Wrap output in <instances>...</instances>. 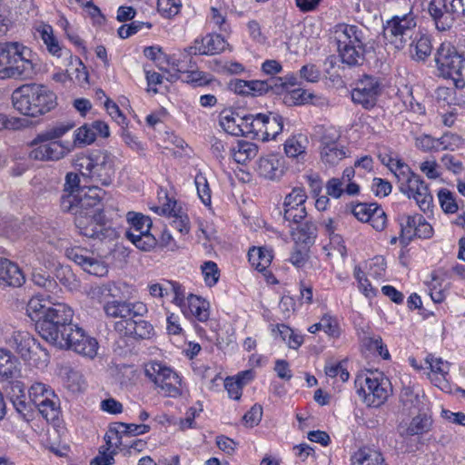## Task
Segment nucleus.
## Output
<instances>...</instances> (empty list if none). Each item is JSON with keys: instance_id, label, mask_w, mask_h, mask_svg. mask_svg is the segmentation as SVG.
Wrapping results in <instances>:
<instances>
[{"instance_id": "10", "label": "nucleus", "mask_w": 465, "mask_h": 465, "mask_svg": "<svg viewBox=\"0 0 465 465\" xmlns=\"http://www.w3.org/2000/svg\"><path fill=\"white\" fill-rule=\"evenodd\" d=\"M144 372L164 396L175 398L181 394V379L171 368L152 361L145 365Z\"/></svg>"}, {"instance_id": "4", "label": "nucleus", "mask_w": 465, "mask_h": 465, "mask_svg": "<svg viewBox=\"0 0 465 465\" xmlns=\"http://www.w3.org/2000/svg\"><path fill=\"white\" fill-rule=\"evenodd\" d=\"M73 165L81 175L99 187L112 183L114 173V156L106 151H95L91 153H78Z\"/></svg>"}, {"instance_id": "8", "label": "nucleus", "mask_w": 465, "mask_h": 465, "mask_svg": "<svg viewBox=\"0 0 465 465\" xmlns=\"http://www.w3.org/2000/svg\"><path fill=\"white\" fill-rule=\"evenodd\" d=\"M416 26L417 15L413 13L412 6H410L407 13L396 15L386 22L383 37L395 49L401 50L412 38Z\"/></svg>"}, {"instance_id": "23", "label": "nucleus", "mask_w": 465, "mask_h": 465, "mask_svg": "<svg viewBox=\"0 0 465 465\" xmlns=\"http://www.w3.org/2000/svg\"><path fill=\"white\" fill-rule=\"evenodd\" d=\"M432 425L431 416L423 412L417 414L410 421H401L397 430L401 437L422 436L431 430Z\"/></svg>"}, {"instance_id": "43", "label": "nucleus", "mask_w": 465, "mask_h": 465, "mask_svg": "<svg viewBox=\"0 0 465 465\" xmlns=\"http://www.w3.org/2000/svg\"><path fill=\"white\" fill-rule=\"evenodd\" d=\"M44 44L50 54L56 56L62 55V49L58 41L54 36L53 27L49 25H42L37 28Z\"/></svg>"}, {"instance_id": "18", "label": "nucleus", "mask_w": 465, "mask_h": 465, "mask_svg": "<svg viewBox=\"0 0 465 465\" xmlns=\"http://www.w3.org/2000/svg\"><path fill=\"white\" fill-rule=\"evenodd\" d=\"M66 257L83 268L86 272L104 276L107 273V268L104 263L95 258L89 250L75 246L65 251Z\"/></svg>"}, {"instance_id": "27", "label": "nucleus", "mask_w": 465, "mask_h": 465, "mask_svg": "<svg viewBox=\"0 0 465 465\" xmlns=\"http://www.w3.org/2000/svg\"><path fill=\"white\" fill-rule=\"evenodd\" d=\"M460 142V137L453 134H445L440 139H434L430 135L422 134L416 138V146L424 151H439L441 149H448L451 143L458 144Z\"/></svg>"}, {"instance_id": "15", "label": "nucleus", "mask_w": 465, "mask_h": 465, "mask_svg": "<svg viewBox=\"0 0 465 465\" xmlns=\"http://www.w3.org/2000/svg\"><path fill=\"white\" fill-rule=\"evenodd\" d=\"M336 130H326L320 141V156L325 165L334 166L347 157L348 150L339 143Z\"/></svg>"}, {"instance_id": "12", "label": "nucleus", "mask_w": 465, "mask_h": 465, "mask_svg": "<svg viewBox=\"0 0 465 465\" xmlns=\"http://www.w3.org/2000/svg\"><path fill=\"white\" fill-rule=\"evenodd\" d=\"M11 55V79H33L39 66L32 51L18 42H13Z\"/></svg>"}, {"instance_id": "26", "label": "nucleus", "mask_w": 465, "mask_h": 465, "mask_svg": "<svg viewBox=\"0 0 465 465\" xmlns=\"http://www.w3.org/2000/svg\"><path fill=\"white\" fill-rule=\"evenodd\" d=\"M25 282V277L17 264L8 259H0V285L20 287Z\"/></svg>"}, {"instance_id": "19", "label": "nucleus", "mask_w": 465, "mask_h": 465, "mask_svg": "<svg viewBox=\"0 0 465 465\" xmlns=\"http://www.w3.org/2000/svg\"><path fill=\"white\" fill-rule=\"evenodd\" d=\"M65 340L66 344L64 348L71 349L76 353L90 359H94L97 354L98 341L95 338L85 334L84 331L79 326L73 332H70V337Z\"/></svg>"}, {"instance_id": "48", "label": "nucleus", "mask_w": 465, "mask_h": 465, "mask_svg": "<svg viewBox=\"0 0 465 465\" xmlns=\"http://www.w3.org/2000/svg\"><path fill=\"white\" fill-rule=\"evenodd\" d=\"M131 227L126 232L142 233L148 232L152 227V220L148 216L140 213H129L127 214Z\"/></svg>"}, {"instance_id": "13", "label": "nucleus", "mask_w": 465, "mask_h": 465, "mask_svg": "<svg viewBox=\"0 0 465 465\" xmlns=\"http://www.w3.org/2000/svg\"><path fill=\"white\" fill-rule=\"evenodd\" d=\"M436 64L444 77L462 75L465 58L450 43H442L435 54Z\"/></svg>"}, {"instance_id": "14", "label": "nucleus", "mask_w": 465, "mask_h": 465, "mask_svg": "<svg viewBox=\"0 0 465 465\" xmlns=\"http://www.w3.org/2000/svg\"><path fill=\"white\" fill-rule=\"evenodd\" d=\"M428 13L435 28L440 32L451 29L456 20L460 17L452 0H430Z\"/></svg>"}, {"instance_id": "21", "label": "nucleus", "mask_w": 465, "mask_h": 465, "mask_svg": "<svg viewBox=\"0 0 465 465\" xmlns=\"http://www.w3.org/2000/svg\"><path fill=\"white\" fill-rule=\"evenodd\" d=\"M226 41L220 35H207L201 40L196 39L193 45L185 49L189 55H213L225 50Z\"/></svg>"}, {"instance_id": "39", "label": "nucleus", "mask_w": 465, "mask_h": 465, "mask_svg": "<svg viewBox=\"0 0 465 465\" xmlns=\"http://www.w3.org/2000/svg\"><path fill=\"white\" fill-rule=\"evenodd\" d=\"M308 144V139L305 135L300 134L287 139L284 143V152L289 157H299L305 153Z\"/></svg>"}, {"instance_id": "46", "label": "nucleus", "mask_w": 465, "mask_h": 465, "mask_svg": "<svg viewBox=\"0 0 465 465\" xmlns=\"http://www.w3.org/2000/svg\"><path fill=\"white\" fill-rule=\"evenodd\" d=\"M126 238L130 240L138 249L143 252H149L153 250L157 241L155 237L148 232L134 233V232H125Z\"/></svg>"}, {"instance_id": "41", "label": "nucleus", "mask_w": 465, "mask_h": 465, "mask_svg": "<svg viewBox=\"0 0 465 465\" xmlns=\"http://www.w3.org/2000/svg\"><path fill=\"white\" fill-rule=\"evenodd\" d=\"M47 401L37 406L40 414L48 421L54 422L58 420L60 415V401L56 394L51 395Z\"/></svg>"}, {"instance_id": "63", "label": "nucleus", "mask_w": 465, "mask_h": 465, "mask_svg": "<svg viewBox=\"0 0 465 465\" xmlns=\"http://www.w3.org/2000/svg\"><path fill=\"white\" fill-rule=\"evenodd\" d=\"M144 26L150 29L152 27V24L140 21H134L130 25H124L120 26L117 33L119 37L125 39L136 34Z\"/></svg>"}, {"instance_id": "2", "label": "nucleus", "mask_w": 465, "mask_h": 465, "mask_svg": "<svg viewBox=\"0 0 465 465\" xmlns=\"http://www.w3.org/2000/svg\"><path fill=\"white\" fill-rule=\"evenodd\" d=\"M56 94L44 84H30L16 88L12 94L15 110L32 117L43 115L53 110L56 104Z\"/></svg>"}, {"instance_id": "1", "label": "nucleus", "mask_w": 465, "mask_h": 465, "mask_svg": "<svg viewBox=\"0 0 465 465\" xmlns=\"http://www.w3.org/2000/svg\"><path fill=\"white\" fill-rule=\"evenodd\" d=\"M74 311L63 302L53 303L45 319L36 323L40 336L59 348L64 347L65 339L78 326L73 323Z\"/></svg>"}, {"instance_id": "33", "label": "nucleus", "mask_w": 465, "mask_h": 465, "mask_svg": "<svg viewBox=\"0 0 465 465\" xmlns=\"http://www.w3.org/2000/svg\"><path fill=\"white\" fill-rule=\"evenodd\" d=\"M258 153V146L251 142L238 141L236 145L231 149L233 160L240 164H245L254 158Z\"/></svg>"}, {"instance_id": "44", "label": "nucleus", "mask_w": 465, "mask_h": 465, "mask_svg": "<svg viewBox=\"0 0 465 465\" xmlns=\"http://www.w3.org/2000/svg\"><path fill=\"white\" fill-rule=\"evenodd\" d=\"M49 393L51 395L55 394L52 389L42 382H35L28 390L30 401L35 407L51 398V396L48 395Z\"/></svg>"}, {"instance_id": "37", "label": "nucleus", "mask_w": 465, "mask_h": 465, "mask_svg": "<svg viewBox=\"0 0 465 465\" xmlns=\"http://www.w3.org/2000/svg\"><path fill=\"white\" fill-rule=\"evenodd\" d=\"M430 278L426 284L429 288L430 298L435 303H440L446 298L445 290L442 286L445 280L444 273L440 271H434L430 273Z\"/></svg>"}, {"instance_id": "5", "label": "nucleus", "mask_w": 465, "mask_h": 465, "mask_svg": "<svg viewBox=\"0 0 465 465\" xmlns=\"http://www.w3.org/2000/svg\"><path fill=\"white\" fill-rule=\"evenodd\" d=\"M388 165L397 179L400 192L413 199L422 212L430 211L433 197L425 181L401 160H391Z\"/></svg>"}, {"instance_id": "9", "label": "nucleus", "mask_w": 465, "mask_h": 465, "mask_svg": "<svg viewBox=\"0 0 465 465\" xmlns=\"http://www.w3.org/2000/svg\"><path fill=\"white\" fill-rule=\"evenodd\" d=\"M28 158L39 162H57L64 159L74 150L69 141L54 142L38 134L28 144Z\"/></svg>"}, {"instance_id": "59", "label": "nucleus", "mask_w": 465, "mask_h": 465, "mask_svg": "<svg viewBox=\"0 0 465 465\" xmlns=\"http://www.w3.org/2000/svg\"><path fill=\"white\" fill-rule=\"evenodd\" d=\"M201 268L205 283L209 287L215 285L220 277L217 264L214 262L209 261L205 262Z\"/></svg>"}, {"instance_id": "6", "label": "nucleus", "mask_w": 465, "mask_h": 465, "mask_svg": "<svg viewBox=\"0 0 465 465\" xmlns=\"http://www.w3.org/2000/svg\"><path fill=\"white\" fill-rule=\"evenodd\" d=\"M104 194L105 192L97 185L83 187L76 192L64 193L61 197V208L64 212L73 213L74 218L103 213L101 202Z\"/></svg>"}, {"instance_id": "22", "label": "nucleus", "mask_w": 465, "mask_h": 465, "mask_svg": "<svg viewBox=\"0 0 465 465\" xmlns=\"http://www.w3.org/2000/svg\"><path fill=\"white\" fill-rule=\"evenodd\" d=\"M426 369L430 371L427 373L431 382L440 390L450 388L448 376L450 364L443 361L441 358H436L432 354L427 355L425 358Z\"/></svg>"}, {"instance_id": "35", "label": "nucleus", "mask_w": 465, "mask_h": 465, "mask_svg": "<svg viewBox=\"0 0 465 465\" xmlns=\"http://www.w3.org/2000/svg\"><path fill=\"white\" fill-rule=\"evenodd\" d=\"M420 214H414V215H407L403 214L400 216V226H401V236L400 241L403 245H407L412 237L414 236V232L416 231V228L419 224V223L421 220Z\"/></svg>"}, {"instance_id": "57", "label": "nucleus", "mask_w": 465, "mask_h": 465, "mask_svg": "<svg viewBox=\"0 0 465 465\" xmlns=\"http://www.w3.org/2000/svg\"><path fill=\"white\" fill-rule=\"evenodd\" d=\"M74 127V124L71 122L60 123L42 132L45 135V138L54 142H62L60 139L70 130Z\"/></svg>"}, {"instance_id": "31", "label": "nucleus", "mask_w": 465, "mask_h": 465, "mask_svg": "<svg viewBox=\"0 0 465 465\" xmlns=\"http://www.w3.org/2000/svg\"><path fill=\"white\" fill-rule=\"evenodd\" d=\"M151 427L147 424H134L125 422L114 423L104 436V440L107 444H111L114 440V433L124 434L125 436H138L147 433Z\"/></svg>"}, {"instance_id": "52", "label": "nucleus", "mask_w": 465, "mask_h": 465, "mask_svg": "<svg viewBox=\"0 0 465 465\" xmlns=\"http://www.w3.org/2000/svg\"><path fill=\"white\" fill-rule=\"evenodd\" d=\"M423 399V395L415 392L414 390L410 387L404 388L401 395V401L406 408L418 411L422 409Z\"/></svg>"}, {"instance_id": "11", "label": "nucleus", "mask_w": 465, "mask_h": 465, "mask_svg": "<svg viewBox=\"0 0 465 465\" xmlns=\"http://www.w3.org/2000/svg\"><path fill=\"white\" fill-rule=\"evenodd\" d=\"M74 223L80 233L85 237L103 240H114L118 233L105 218L104 213L79 215Z\"/></svg>"}, {"instance_id": "53", "label": "nucleus", "mask_w": 465, "mask_h": 465, "mask_svg": "<svg viewBox=\"0 0 465 465\" xmlns=\"http://www.w3.org/2000/svg\"><path fill=\"white\" fill-rule=\"evenodd\" d=\"M95 141V132L92 126L84 124L74 132V139L70 142L74 148L80 145L91 144Z\"/></svg>"}, {"instance_id": "20", "label": "nucleus", "mask_w": 465, "mask_h": 465, "mask_svg": "<svg viewBox=\"0 0 465 465\" xmlns=\"http://www.w3.org/2000/svg\"><path fill=\"white\" fill-rule=\"evenodd\" d=\"M10 345L25 361H35L38 352L47 357L45 350L26 331H14L10 340Z\"/></svg>"}, {"instance_id": "60", "label": "nucleus", "mask_w": 465, "mask_h": 465, "mask_svg": "<svg viewBox=\"0 0 465 465\" xmlns=\"http://www.w3.org/2000/svg\"><path fill=\"white\" fill-rule=\"evenodd\" d=\"M194 183L199 198L205 205H209L211 203V189L206 177L198 173L194 178Z\"/></svg>"}, {"instance_id": "16", "label": "nucleus", "mask_w": 465, "mask_h": 465, "mask_svg": "<svg viewBox=\"0 0 465 465\" xmlns=\"http://www.w3.org/2000/svg\"><path fill=\"white\" fill-rule=\"evenodd\" d=\"M381 93V84L377 77L364 75L351 91L353 103L361 104L366 109L372 108Z\"/></svg>"}, {"instance_id": "55", "label": "nucleus", "mask_w": 465, "mask_h": 465, "mask_svg": "<svg viewBox=\"0 0 465 465\" xmlns=\"http://www.w3.org/2000/svg\"><path fill=\"white\" fill-rule=\"evenodd\" d=\"M181 6L180 0H157V10L164 18H172L178 15Z\"/></svg>"}, {"instance_id": "38", "label": "nucleus", "mask_w": 465, "mask_h": 465, "mask_svg": "<svg viewBox=\"0 0 465 465\" xmlns=\"http://www.w3.org/2000/svg\"><path fill=\"white\" fill-rule=\"evenodd\" d=\"M249 261L259 272L268 268L272 261V251L264 247H253L248 252Z\"/></svg>"}, {"instance_id": "17", "label": "nucleus", "mask_w": 465, "mask_h": 465, "mask_svg": "<svg viewBox=\"0 0 465 465\" xmlns=\"http://www.w3.org/2000/svg\"><path fill=\"white\" fill-rule=\"evenodd\" d=\"M306 200L307 194L303 188H293L284 199V220L292 223H300L307 216Z\"/></svg>"}, {"instance_id": "49", "label": "nucleus", "mask_w": 465, "mask_h": 465, "mask_svg": "<svg viewBox=\"0 0 465 465\" xmlns=\"http://www.w3.org/2000/svg\"><path fill=\"white\" fill-rule=\"evenodd\" d=\"M13 42L0 44V79H11V54Z\"/></svg>"}, {"instance_id": "56", "label": "nucleus", "mask_w": 465, "mask_h": 465, "mask_svg": "<svg viewBox=\"0 0 465 465\" xmlns=\"http://www.w3.org/2000/svg\"><path fill=\"white\" fill-rule=\"evenodd\" d=\"M74 127V124L71 122L60 123L42 132L45 135V138L54 142H62L60 139L70 130Z\"/></svg>"}, {"instance_id": "36", "label": "nucleus", "mask_w": 465, "mask_h": 465, "mask_svg": "<svg viewBox=\"0 0 465 465\" xmlns=\"http://www.w3.org/2000/svg\"><path fill=\"white\" fill-rule=\"evenodd\" d=\"M267 114H247L245 115L246 123V136H251L252 139L263 140L265 121Z\"/></svg>"}, {"instance_id": "51", "label": "nucleus", "mask_w": 465, "mask_h": 465, "mask_svg": "<svg viewBox=\"0 0 465 465\" xmlns=\"http://www.w3.org/2000/svg\"><path fill=\"white\" fill-rule=\"evenodd\" d=\"M177 72L182 75L178 76L183 82L193 84V86H203L210 84L211 79L204 73L198 70L183 71L177 68Z\"/></svg>"}, {"instance_id": "30", "label": "nucleus", "mask_w": 465, "mask_h": 465, "mask_svg": "<svg viewBox=\"0 0 465 465\" xmlns=\"http://www.w3.org/2000/svg\"><path fill=\"white\" fill-rule=\"evenodd\" d=\"M411 57L417 62H424L432 52L430 35L419 32L411 43L409 42Z\"/></svg>"}, {"instance_id": "62", "label": "nucleus", "mask_w": 465, "mask_h": 465, "mask_svg": "<svg viewBox=\"0 0 465 465\" xmlns=\"http://www.w3.org/2000/svg\"><path fill=\"white\" fill-rule=\"evenodd\" d=\"M324 371L328 377H339L342 382L347 381L350 377L349 371L341 362L327 363L325 365Z\"/></svg>"}, {"instance_id": "32", "label": "nucleus", "mask_w": 465, "mask_h": 465, "mask_svg": "<svg viewBox=\"0 0 465 465\" xmlns=\"http://www.w3.org/2000/svg\"><path fill=\"white\" fill-rule=\"evenodd\" d=\"M53 303L50 295H47L46 298L35 296L29 300L26 305V313L38 323L39 321L45 319L47 310L51 309Z\"/></svg>"}, {"instance_id": "7", "label": "nucleus", "mask_w": 465, "mask_h": 465, "mask_svg": "<svg viewBox=\"0 0 465 465\" xmlns=\"http://www.w3.org/2000/svg\"><path fill=\"white\" fill-rule=\"evenodd\" d=\"M355 385L358 395L369 407H380L391 392L389 379L378 371H367L358 375Z\"/></svg>"}, {"instance_id": "58", "label": "nucleus", "mask_w": 465, "mask_h": 465, "mask_svg": "<svg viewBox=\"0 0 465 465\" xmlns=\"http://www.w3.org/2000/svg\"><path fill=\"white\" fill-rule=\"evenodd\" d=\"M438 198L442 210L447 213H454L458 211L453 193L448 189H440L438 193Z\"/></svg>"}, {"instance_id": "40", "label": "nucleus", "mask_w": 465, "mask_h": 465, "mask_svg": "<svg viewBox=\"0 0 465 465\" xmlns=\"http://www.w3.org/2000/svg\"><path fill=\"white\" fill-rule=\"evenodd\" d=\"M16 359L10 351L0 348V376L12 379L17 373Z\"/></svg>"}, {"instance_id": "28", "label": "nucleus", "mask_w": 465, "mask_h": 465, "mask_svg": "<svg viewBox=\"0 0 465 465\" xmlns=\"http://www.w3.org/2000/svg\"><path fill=\"white\" fill-rule=\"evenodd\" d=\"M182 310L186 316L190 315L201 322H207L210 317L209 302L194 294H190L187 297L186 303Z\"/></svg>"}, {"instance_id": "61", "label": "nucleus", "mask_w": 465, "mask_h": 465, "mask_svg": "<svg viewBox=\"0 0 465 465\" xmlns=\"http://www.w3.org/2000/svg\"><path fill=\"white\" fill-rule=\"evenodd\" d=\"M115 285L112 282L95 286L91 289L90 295L92 299L97 300L99 302H103L108 297H114V289Z\"/></svg>"}, {"instance_id": "24", "label": "nucleus", "mask_w": 465, "mask_h": 465, "mask_svg": "<svg viewBox=\"0 0 465 465\" xmlns=\"http://www.w3.org/2000/svg\"><path fill=\"white\" fill-rule=\"evenodd\" d=\"M256 171L266 179H280L284 173L282 160L273 153L261 156L256 164Z\"/></svg>"}, {"instance_id": "34", "label": "nucleus", "mask_w": 465, "mask_h": 465, "mask_svg": "<svg viewBox=\"0 0 465 465\" xmlns=\"http://www.w3.org/2000/svg\"><path fill=\"white\" fill-rule=\"evenodd\" d=\"M351 465H387L381 452L361 448L351 456Z\"/></svg>"}, {"instance_id": "54", "label": "nucleus", "mask_w": 465, "mask_h": 465, "mask_svg": "<svg viewBox=\"0 0 465 465\" xmlns=\"http://www.w3.org/2000/svg\"><path fill=\"white\" fill-rule=\"evenodd\" d=\"M32 282L48 292H54L58 288L56 282L45 272L34 270L32 272Z\"/></svg>"}, {"instance_id": "47", "label": "nucleus", "mask_w": 465, "mask_h": 465, "mask_svg": "<svg viewBox=\"0 0 465 465\" xmlns=\"http://www.w3.org/2000/svg\"><path fill=\"white\" fill-rule=\"evenodd\" d=\"M281 80L271 77L267 80H251L250 81V95H262L269 91L275 93V87L280 86Z\"/></svg>"}, {"instance_id": "64", "label": "nucleus", "mask_w": 465, "mask_h": 465, "mask_svg": "<svg viewBox=\"0 0 465 465\" xmlns=\"http://www.w3.org/2000/svg\"><path fill=\"white\" fill-rule=\"evenodd\" d=\"M368 223H370L372 228L375 229L376 231H382L387 224V216L385 212L379 205H377L373 209V212L371 213V215Z\"/></svg>"}, {"instance_id": "29", "label": "nucleus", "mask_w": 465, "mask_h": 465, "mask_svg": "<svg viewBox=\"0 0 465 465\" xmlns=\"http://www.w3.org/2000/svg\"><path fill=\"white\" fill-rule=\"evenodd\" d=\"M221 127L229 134L233 136H246L245 115L241 116L232 111H224L220 116Z\"/></svg>"}, {"instance_id": "42", "label": "nucleus", "mask_w": 465, "mask_h": 465, "mask_svg": "<svg viewBox=\"0 0 465 465\" xmlns=\"http://www.w3.org/2000/svg\"><path fill=\"white\" fill-rule=\"evenodd\" d=\"M283 119L281 115L269 113L265 121L264 135L262 142L275 139L282 132Z\"/></svg>"}, {"instance_id": "3", "label": "nucleus", "mask_w": 465, "mask_h": 465, "mask_svg": "<svg viewBox=\"0 0 465 465\" xmlns=\"http://www.w3.org/2000/svg\"><path fill=\"white\" fill-rule=\"evenodd\" d=\"M333 35L343 64L349 66L364 64L367 37L363 29L354 25L338 24L333 28Z\"/></svg>"}, {"instance_id": "25", "label": "nucleus", "mask_w": 465, "mask_h": 465, "mask_svg": "<svg viewBox=\"0 0 465 465\" xmlns=\"http://www.w3.org/2000/svg\"><path fill=\"white\" fill-rule=\"evenodd\" d=\"M115 328L119 331H124V334L126 336L139 339H150L153 334V327L152 324L143 320H123L116 322Z\"/></svg>"}, {"instance_id": "45", "label": "nucleus", "mask_w": 465, "mask_h": 465, "mask_svg": "<svg viewBox=\"0 0 465 465\" xmlns=\"http://www.w3.org/2000/svg\"><path fill=\"white\" fill-rule=\"evenodd\" d=\"M49 393L51 395L55 394L52 389L42 382H35L28 390L30 401L35 407L51 398V396L48 395Z\"/></svg>"}, {"instance_id": "50", "label": "nucleus", "mask_w": 465, "mask_h": 465, "mask_svg": "<svg viewBox=\"0 0 465 465\" xmlns=\"http://www.w3.org/2000/svg\"><path fill=\"white\" fill-rule=\"evenodd\" d=\"M317 235V228L312 223H305L296 232H292L296 243L310 245L314 242Z\"/></svg>"}]
</instances>
